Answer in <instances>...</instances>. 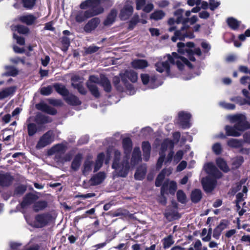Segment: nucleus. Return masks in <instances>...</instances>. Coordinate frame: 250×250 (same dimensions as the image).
Masks as SVG:
<instances>
[{"mask_svg": "<svg viewBox=\"0 0 250 250\" xmlns=\"http://www.w3.org/2000/svg\"><path fill=\"white\" fill-rule=\"evenodd\" d=\"M216 164L218 167L223 172L227 173L229 171V168L227 162L222 158L219 157L216 160Z\"/></svg>", "mask_w": 250, "mask_h": 250, "instance_id": "nucleus-33", "label": "nucleus"}, {"mask_svg": "<svg viewBox=\"0 0 250 250\" xmlns=\"http://www.w3.org/2000/svg\"><path fill=\"white\" fill-rule=\"evenodd\" d=\"M83 159V155L81 153H78L73 159L71 168L74 171H77L81 166V162Z\"/></svg>", "mask_w": 250, "mask_h": 250, "instance_id": "nucleus-29", "label": "nucleus"}, {"mask_svg": "<svg viewBox=\"0 0 250 250\" xmlns=\"http://www.w3.org/2000/svg\"><path fill=\"white\" fill-rule=\"evenodd\" d=\"M227 22L229 26L233 30L237 29L240 25V21L233 18H228L227 20Z\"/></svg>", "mask_w": 250, "mask_h": 250, "instance_id": "nucleus-46", "label": "nucleus"}, {"mask_svg": "<svg viewBox=\"0 0 250 250\" xmlns=\"http://www.w3.org/2000/svg\"><path fill=\"white\" fill-rule=\"evenodd\" d=\"M141 80L144 85L148 84V87L150 88H155L158 86V85L153 84L154 80L153 79H150L149 76L147 74H142L141 75Z\"/></svg>", "mask_w": 250, "mask_h": 250, "instance_id": "nucleus-25", "label": "nucleus"}, {"mask_svg": "<svg viewBox=\"0 0 250 250\" xmlns=\"http://www.w3.org/2000/svg\"><path fill=\"white\" fill-rule=\"evenodd\" d=\"M121 153L118 149H115L114 152L113 161L112 164V168L116 170H119L121 166L120 163L121 160Z\"/></svg>", "mask_w": 250, "mask_h": 250, "instance_id": "nucleus-24", "label": "nucleus"}, {"mask_svg": "<svg viewBox=\"0 0 250 250\" xmlns=\"http://www.w3.org/2000/svg\"><path fill=\"white\" fill-rule=\"evenodd\" d=\"M65 100L68 104L73 105H78L81 103L79 99L73 95H68L65 97Z\"/></svg>", "mask_w": 250, "mask_h": 250, "instance_id": "nucleus-39", "label": "nucleus"}, {"mask_svg": "<svg viewBox=\"0 0 250 250\" xmlns=\"http://www.w3.org/2000/svg\"><path fill=\"white\" fill-rule=\"evenodd\" d=\"M202 193L200 189L196 188L193 190L190 194V199L193 203H198L202 198Z\"/></svg>", "mask_w": 250, "mask_h": 250, "instance_id": "nucleus-27", "label": "nucleus"}, {"mask_svg": "<svg viewBox=\"0 0 250 250\" xmlns=\"http://www.w3.org/2000/svg\"><path fill=\"white\" fill-rule=\"evenodd\" d=\"M184 155V152L182 150H179L177 151L174 156V161L176 163H178L180 161H181Z\"/></svg>", "mask_w": 250, "mask_h": 250, "instance_id": "nucleus-56", "label": "nucleus"}, {"mask_svg": "<svg viewBox=\"0 0 250 250\" xmlns=\"http://www.w3.org/2000/svg\"><path fill=\"white\" fill-rule=\"evenodd\" d=\"M146 175V171L137 169L134 174V178L138 180H142Z\"/></svg>", "mask_w": 250, "mask_h": 250, "instance_id": "nucleus-50", "label": "nucleus"}, {"mask_svg": "<svg viewBox=\"0 0 250 250\" xmlns=\"http://www.w3.org/2000/svg\"><path fill=\"white\" fill-rule=\"evenodd\" d=\"M38 198V196L31 192L27 193L23 197L22 201L20 204L21 208H25L27 206L35 203V202L37 200Z\"/></svg>", "mask_w": 250, "mask_h": 250, "instance_id": "nucleus-15", "label": "nucleus"}, {"mask_svg": "<svg viewBox=\"0 0 250 250\" xmlns=\"http://www.w3.org/2000/svg\"><path fill=\"white\" fill-rule=\"evenodd\" d=\"M100 83L99 78L95 76H90L89 80L87 82V86L91 92V94L95 97L100 96L99 89L96 85L97 83Z\"/></svg>", "mask_w": 250, "mask_h": 250, "instance_id": "nucleus-9", "label": "nucleus"}, {"mask_svg": "<svg viewBox=\"0 0 250 250\" xmlns=\"http://www.w3.org/2000/svg\"><path fill=\"white\" fill-rule=\"evenodd\" d=\"M183 10L179 9L175 11L174 12V18H170L168 21V24L171 26L168 29L170 32L173 31L175 30L176 27L174 25L175 24H179L182 22V27L180 30H176L174 33V36L171 38V40L173 42H176L178 40H182L185 38H193L194 36L192 32L190 30L188 23L189 22L190 25L195 23L198 20L196 16H193L190 18H187L184 19L182 17L183 14Z\"/></svg>", "mask_w": 250, "mask_h": 250, "instance_id": "nucleus-2", "label": "nucleus"}, {"mask_svg": "<svg viewBox=\"0 0 250 250\" xmlns=\"http://www.w3.org/2000/svg\"><path fill=\"white\" fill-rule=\"evenodd\" d=\"M100 22V21L99 18H94L85 24L83 30L86 33H90L97 27Z\"/></svg>", "mask_w": 250, "mask_h": 250, "instance_id": "nucleus-16", "label": "nucleus"}, {"mask_svg": "<svg viewBox=\"0 0 250 250\" xmlns=\"http://www.w3.org/2000/svg\"><path fill=\"white\" fill-rule=\"evenodd\" d=\"M226 119L230 123L238 125H246L247 123L246 116L242 113L229 115L226 116Z\"/></svg>", "mask_w": 250, "mask_h": 250, "instance_id": "nucleus-10", "label": "nucleus"}, {"mask_svg": "<svg viewBox=\"0 0 250 250\" xmlns=\"http://www.w3.org/2000/svg\"><path fill=\"white\" fill-rule=\"evenodd\" d=\"M142 161V155L140 147L136 146L134 148L131 158L130 163L132 166H135Z\"/></svg>", "mask_w": 250, "mask_h": 250, "instance_id": "nucleus-17", "label": "nucleus"}, {"mask_svg": "<svg viewBox=\"0 0 250 250\" xmlns=\"http://www.w3.org/2000/svg\"><path fill=\"white\" fill-rule=\"evenodd\" d=\"M222 231L220 229V226H217L213 230V237L216 239H218Z\"/></svg>", "mask_w": 250, "mask_h": 250, "instance_id": "nucleus-63", "label": "nucleus"}, {"mask_svg": "<svg viewBox=\"0 0 250 250\" xmlns=\"http://www.w3.org/2000/svg\"><path fill=\"white\" fill-rule=\"evenodd\" d=\"M14 30L21 34H26L29 32V28L24 25H18L14 27Z\"/></svg>", "mask_w": 250, "mask_h": 250, "instance_id": "nucleus-49", "label": "nucleus"}, {"mask_svg": "<svg viewBox=\"0 0 250 250\" xmlns=\"http://www.w3.org/2000/svg\"><path fill=\"white\" fill-rule=\"evenodd\" d=\"M244 162V158L242 156H237L235 157L232 162V168L237 169L239 168Z\"/></svg>", "mask_w": 250, "mask_h": 250, "instance_id": "nucleus-37", "label": "nucleus"}, {"mask_svg": "<svg viewBox=\"0 0 250 250\" xmlns=\"http://www.w3.org/2000/svg\"><path fill=\"white\" fill-rule=\"evenodd\" d=\"M48 205L47 201L45 200H40L35 203L33 206V209L36 212H38L44 209Z\"/></svg>", "mask_w": 250, "mask_h": 250, "instance_id": "nucleus-31", "label": "nucleus"}, {"mask_svg": "<svg viewBox=\"0 0 250 250\" xmlns=\"http://www.w3.org/2000/svg\"><path fill=\"white\" fill-rule=\"evenodd\" d=\"M122 145L124 151H131L133 144L131 139L129 137H125L122 140Z\"/></svg>", "mask_w": 250, "mask_h": 250, "instance_id": "nucleus-36", "label": "nucleus"}, {"mask_svg": "<svg viewBox=\"0 0 250 250\" xmlns=\"http://www.w3.org/2000/svg\"><path fill=\"white\" fill-rule=\"evenodd\" d=\"M52 149H55L56 152L64 153L65 151V146L62 144H59L54 146Z\"/></svg>", "mask_w": 250, "mask_h": 250, "instance_id": "nucleus-55", "label": "nucleus"}, {"mask_svg": "<svg viewBox=\"0 0 250 250\" xmlns=\"http://www.w3.org/2000/svg\"><path fill=\"white\" fill-rule=\"evenodd\" d=\"M177 199L179 202L182 204H185L186 203L187 196L182 190L179 189L177 191Z\"/></svg>", "mask_w": 250, "mask_h": 250, "instance_id": "nucleus-47", "label": "nucleus"}, {"mask_svg": "<svg viewBox=\"0 0 250 250\" xmlns=\"http://www.w3.org/2000/svg\"><path fill=\"white\" fill-rule=\"evenodd\" d=\"M38 119L39 120L42 124L49 123L51 120L49 116L43 115L38 116Z\"/></svg>", "mask_w": 250, "mask_h": 250, "instance_id": "nucleus-59", "label": "nucleus"}, {"mask_svg": "<svg viewBox=\"0 0 250 250\" xmlns=\"http://www.w3.org/2000/svg\"><path fill=\"white\" fill-rule=\"evenodd\" d=\"M101 85L104 87L106 92H110L111 89V85L109 81L105 77H104L100 81Z\"/></svg>", "mask_w": 250, "mask_h": 250, "instance_id": "nucleus-44", "label": "nucleus"}, {"mask_svg": "<svg viewBox=\"0 0 250 250\" xmlns=\"http://www.w3.org/2000/svg\"><path fill=\"white\" fill-rule=\"evenodd\" d=\"M136 9H143L146 13H149L154 8L152 0H136Z\"/></svg>", "mask_w": 250, "mask_h": 250, "instance_id": "nucleus-12", "label": "nucleus"}, {"mask_svg": "<svg viewBox=\"0 0 250 250\" xmlns=\"http://www.w3.org/2000/svg\"><path fill=\"white\" fill-rule=\"evenodd\" d=\"M36 0H21L23 6L26 9H31L35 5Z\"/></svg>", "mask_w": 250, "mask_h": 250, "instance_id": "nucleus-48", "label": "nucleus"}, {"mask_svg": "<svg viewBox=\"0 0 250 250\" xmlns=\"http://www.w3.org/2000/svg\"><path fill=\"white\" fill-rule=\"evenodd\" d=\"M52 91V88L51 86H48L47 87H43L41 89V93L42 95H50Z\"/></svg>", "mask_w": 250, "mask_h": 250, "instance_id": "nucleus-58", "label": "nucleus"}, {"mask_svg": "<svg viewBox=\"0 0 250 250\" xmlns=\"http://www.w3.org/2000/svg\"><path fill=\"white\" fill-rule=\"evenodd\" d=\"M54 86L56 91L60 94L63 96L68 94V91L64 85L61 84H56Z\"/></svg>", "mask_w": 250, "mask_h": 250, "instance_id": "nucleus-45", "label": "nucleus"}, {"mask_svg": "<svg viewBox=\"0 0 250 250\" xmlns=\"http://www.w3.org/2000/svg\"><path fill=\"white\" fill-rule=\"evenodd\" d=\"M28 127V134L29 136H33L38 131V128L37 126H27Z\"/></svg>", "mask_w": 250, "mask_h": 250, "instance_id": "nucleus-62", "label": "nucleus"}, {"mask_svg": "<svg viewBox=\"0 0 250 250\" xmlns=\"http://www.w3.org/2000/svg\"><path fill=\"white\" fill-rule=\"evenodd\" d=\"M165 16V13L162 10H156L152 13L150 19L155 21H158L162 19Z\"/></svg>", "mask_w": 250, "mask_h": 250, "instance_id": "nucleus-41", "label": "nucleus"}, {"mask_svg": "<svg viewBox=\"0 0 250 250\" xmlns=\"http://www.w3.org/2000/svg\"><path fill=\"white\" fill-rule=\"evenodd\" d=\"M6 72L2 74V76H14L18 74L17 70L14 67L11 66H5Z\"/></svg>", "mask_w": 250, "mask_h": 250, "instance_id": "nucleus-43", "label": "nucleus"}, {"mask_svg": "<svg viewBox=\"0 0 250 250\" xmlns=\"http://www.w3.org/2000/svg\"><path fill=\"white\" fill-rule=\"evenodd\" d=\"M148 62L146 60L137 59L131 62L132 66L136 69H143L148 66Z\"/></svg>", "mask_w": 250, "mask_h": 250, "instance_id": "nucleus-30", "label": "nucleus"}, {"mask_svg": "<svg viewBox=\"0 0 250 250\" xmlns=\"http://www.w3.org/2000/svg\"><path fill=\"white\" fill-rule=\"evenodd\" d=\"M174 243V241L171 235H169L163 239V245L164 249L169 248Z\"/></svg>", "mask_w": 250, "mask_h": 250, "instance_id": "nucleus-42", "label": "nucleus"}, {"mask_svg": "<svg viewBox=\"0 0 250 250\" xmlns=\"http://www.w3.org/2000/svg\"><path fill=\"white\" fill-rule=\"evenodd\" d=\"M220 105L224 108L229 110H233L235 107V106L234 104L227 103L226 102H220Z\"/></svg>", "mask_w": 250, "mask_h": 250, "instance_id": "nucleus-61", "label": "nucleus"}, {"mask_svg": "<svg viewBox=\"0 0 250 250\" xmlns=\"http://www.w3.org/2000/svg\"><path fill=\"white\" fill-rule=\"evenodd\" d=\"M36 107L38 109L51 115H55L57 113V111L55 108L44 103L37 104Z\"/></svg>", "mask_w": 250, "mask_h": 250, "instance_id": "nucleus-26", "label": "nucleus"}, {"mask_svg": "<svg viewBox=\"0 0 250 250\" xmlns=\"http://www.w3.org/2000/svg\"><path fill=\"white\" fill-rule=\"evenodd\" d=\"M39 17V15L36 16L31 14H27L19 16L18 19L23 23L27 25H31L36 23L37 19Z\"/></svg>", "mask_w": 250, "mask_h": 250, "instance_id": "nucleus-14", "label": "nucleus"}, {"mask_svg": "<svg viewBox=\"0 0 250 250\" xmlns=\"http://www.w3.org/2000/svg\"><path fill=\"white\" fill-rule=\"evenodd\" d=\"M228 146L232 148H240L243 146L242 141L236 139H230L227 143Z\"/></svg>", "mask_w": 250, "mask_h": 250, "instance_id": "nucleus-35", "label": "nucleus"}, {"mask_svg": "<svg viewBox=\"0 0 250 250\" xmlns=\"http://www.w3.org/2000/svg\"><path fill=\"white\" fill-rule=\"evenodd\" d=\"M13 180V176L9 173H0V186L9 187L11 185Z\"/></svg>", "mask_w": 250, "mask_h": 250, "instance_id": "nucleus-20", "label": "nucleus"}, {"mask_svg": "<svg viewBox=\"0 0 250 250\" xmlns=\"http://www.w3.org/2000/svg\"><path fill=\"white\" fill-rule=\"evenodd\" d=\"M117 14V11L115 9H112L104 21V24L107 26L112 24L115 21Z\"/></svg>", "mask_w": 250, "mask_h": 250, "instance_id": "nucleus-34", "label": "nucleus"}, {"mask_svg": "<svg viewBox=\"0 0 250 250\" xmlns=\"http://www.w3.org/2000/svg\"><path fill=\"white\" fill-rule=\"evenodd\" d=\"M131 151H124L125 156L122 162L121 163V167L117 172V176L120 177H126L128 175L130 165L129 160Z\"/></svg>", "mask_w": 250, "mask_h": 250, "instance_id": "nucleus-7", "label": "nucleus"}, {"mask_svg": "<svg viewBox=\"0 0 250 250\" xmlns=\"http://www.w3.org/2000/svg\"><path fill=\"white\" fill-rule=\"evenodd\" d=\"M27 186L21 184L16 187L14 190V195L20 196L23 195L27 190Z\"/></svg>", "mask_w": 250, "mask_h": 250, "instance_id": "nucleus-40", "label": "nucleus"}, {"mask_svg": "<svg viewBox=\"0 0 250 250\" xmlns=\"http://www.w3.org/2000/svg\"><path fill=\"white\" fill-rule=\"evenodd\" d=\"M191 114L188 112L181 111L178 113L179 120L182 125H189L191 124Z\"/></svg>", "mask_w": 250, "mask_h": 250, "instance_id": "nucleus-23", "label": "nucleus"}, {"mask_svg": "<svg viewBox=\"0 0 250 250\" xmlns=\"http://www.w3.org/2000/svg\"><path fill=\"white\" fill-rule=\"evenodd\" d=\"M52 135L53 132L50 130L44 133L38 142L36 146V148L41 149L50 144L53 141L52 138Z\"/></svg>", "mask_w": 250, "mask_h": 250, "instance_id": "nucleus-11", "label": "nucleus"}, {"mask_svg": "<svg viewBox=\"0 0 250 250\" xmlns=\"http://www.w3.org/2000/svg\"><path fill=\"white\" fill-rule=\"evenodd\" d=\"M94 162L92 160L89 158L86 159L84 162L82 169L83 174L86 175L91 171Z\"/></svg>", "mask_w": 250, "mask_h": 250, "instance_id": "nucleus-32", "label": "nucleus"}, {"mask_svg": "<svg viewBox=\"0 0 250 250\" xmlns=\"http://www.w3.org/2000/svg\"><path fill=\"white\" fill-rule=\"evenodd\" d=\"M206 172L211 176H206L202 178L201 184L204 191L207 193H211L217 185L216 179H220L222 177V172L212 163H208L205 166Z\"/></svg>", "mask_w": 250, "mask_h": 250, "instance_id": "nucleus-4", "label": "nucleus"}, {"mask_svg": "<svg viewBox=\"0 0 250 250\" xmlns=\"http://www.w3.org/2000/svg\"><path fill=\"white\" fill-rule=\"evenodd\" d=\"M105 177V173L103 171H100L95 174L90 180L91 185L97 186L101 184L104 181Z\"/></svg>", "mask_w": 250, "mask_h": 250, "instance_id": "nucleus-22", "label": "nucleus"}, {"mask_svg": "<svg viewBox=\"0 0 250 250\" xmlns=\"http://www.w3.org/2000/svg\"><path fill=\"white\" fill-rule=\"evenodd\" d=\"M52 220V216L49 213L37 214L33 222V226L36 228H42L46 226Z\"/></svg>", "mask_w": 250, "mask_h": 250, "instance_id": "nucleus-8", "label": "nucleus"}, {"mask_svg": "<svg viewBox=\"0 0 250 250\" xmlns=\"http://www.w3.org/2000/svg\"><path fill=\"white\" fill-rule=\"evenodd\" d=\"M83 80L78 76H74L72 78V85L78 90L80 93L84 94L86 90L82 84Z\"/></svg>", "mask_w": 250, "mask_h": 250, "instance_id": "nucleus-21", "label": "nucleus"}, {"mask_svg": "<svg viewBox=\"0 0 250 250\" xmlns=\"http://www.w3.org/2000/svg\"><path fill=\"white\" fill-rule=\"evenodd\" d=\"M122 81L125 85L128 90L129 94L132 95L135 93V90L131 85L127 83L128 80L132 83L137 82L138 80L137 74L132 70H126L124 73L120 74Z\"/></svg>", "mask_w": 250, "mask_h": 250, "instance_id": "nucleus-6", "label": "nucleus"}, {"mask_svg": "<svg viewBox=\"0 0 250 250\" xmlns=\"http://www.w3.org/2000/svg\"><path fill=\"white\" fill-rule=\"evenodd\" d=\"M166 171L167 169L164 168L158 175L155 182V185L156 187H159L162 186V183L166 174Z\"/></svg>", "mask_w": 250, "mask_h": 250, "instance_id": "nucleus-38", "label": "nucleus"}, {"mask_svg": "<svg viewBox=\"0 0 250 250\" xmlns=\"http://www.w3.org/2000/svg\"><path fill=\"white\" fill-rule=\"evenodd\" d=\"M220 2L215 0H210L209 1V8L211 10H214L216 9L219 5Z\"/></svg>", "mask_w": 250, "mask_h": 250, "instance_id": "nucleus-64", "label": "nucleus"}, {"mask_svg": "<svg viewBox=\"0 0 250 250\" xmlns=\"http://www.w3.org/2000/svg\"><path fill=\"white\" fill-rule=\"evenodd\" d=\"M133 11L132 3L127 2L121 9L119 16L121 20H126L132 15Z\"/></svg>", "mask_w": 250, "mask_h": 250, "instance_id": "nucleus-13", "label": "nucleus"}, {"mask_svg": "<svg viewBox=\"0 0 250 250\" xmlns=\"http://www.w3.org/2000/svg\"><path fill=\"white\" fill-rule=\"evenodd\" d=\"M194 47V43L188 42L187 43L179 42L177 43L178 53L173 52L172 55H167L163 59L157 62L155 64L156 69L157 71L162 73L166 72L167 74L169 73V63L176 64L178 69L182 71L185 66L191 67V64L189 62L185 56L187 57L191 61H195L194 55L199 56L201 55L200 48H196L193 51L191 48Z\"/></svg>", "mask_w": 250, "mask_h": 250, "instance_id": "nucleus-1", "label": "nucleus"}, {"mask_svg": "<svg viewBox=\"0 0 250 250\" xmlns=\"http://www.w3.org/2000/svg\"><path fill=\"white\" fill-rule=\"evenodd\" d=\"M231 101L236 102L240 105H244L245 104H248L250 105V101H246V100L243 99L240 97H236L231 99Z\"/></svg>", "mask_w": 250, "mask_h": 250, "instance_id": "nucleus-52", "label": "nucleus"}, {"mask_svg": "<svg viewBox=\"0 0 250 250\" xmlns=\"http://www.w3.org/2000/svg\"><path fill=\"white\" fill-rule=\"evenodd\" d=\"M16 87L10 86L0 91V100L12 96L16 91Z\"/></svg>", "mask_w": 250, "mask_h": 250, "instance_id": "nucleus-28", "label": "nucleus"}, {"mask_svg": "<svg viewBox=\"0 0 250 250\" xmlns=\"http://www.w3.org/2000/svg\"><path fill=\"white\" fill-rule=\"evenodd\" d=\"M142 149L143 152V159L145 162L149 161L151 153V145L150 143L146 141H143L142 143Z\"/></svg>", "mask_w": 250, "mask_h": 250, "instance_id": "nucleus-19", "label": "nucleus"}, {"mask_svg": "<svg viewBox=\"0 0 250 250\" xmlns=\"http://www.w3.org/2000/svg\"><path fill=\"white\" fill-rule=\"evenodd\" d=\"M174 146V143L173 140L168 138L164 139L161 144L159 154L166 155V151L167 148L169 147L170 150L173 149Z\"/></svg>", "mask_w": 250, "mask_h": 250, "instance_id": "nucleus-18", "label": "nucleus"}, {"mask_svg": "<svg viewBox=\"0 0 250 250\" xmlns=\"http://www.w3.org/2000/svg\"><path fill=\"white\" fill-rule=\"evenodd\" d=\"M160 157H159L157 164L156 167L157 169H160L162 167L163 163L166 157V155L159 154Z\"/></svg>", "mask_w": 250, "mask_h": 250, "instance_id": "nucleus-60", "label": "nucleus"}, {"mask_svg": "<svg viewBox=\"0 0 250 250\" xmlns=\"http://www.w3.org/2000/svg\"><path fill=\"white\" fill-rule=\"evenodd\" d=\"M165 216L167 218L169 217H171L173 219H178L181 217L180 214L177 211H175L166 212L165 213Z\"/></svg>", "mask_w": 250, "mask_h": 250, "instance_id": "nucleus-54", "label": "nucleus"}, {"mask_svg": "<svg viewBox=\"0 0 250 250\" xmlns=\"http://www.w3.org/2000/svg\"><path fill=\"white\" fill-rule=\"evenodd\" d=\"M138 22H139V16L138 15H134L129 22V28L130 29H133Z\"/></svg>", "mask_w": 250, "mask_h": 250, "instance_id": "nucleus-53", "label": "nucleus"}, {"mask_svg": "<svg viewBox=\"0 0 250 250\" xmlns=\"http://www.w3.org/2000/svg\"><path fill=\"white\" fill-rule=\"evenodd\" d=\"M177 188V184L174 181H171L169 183V192L171 194H174Z\"/></svg>", "mask_w": 250, "mask_h": 250, "instance_id": "nucleus-57", "label": "nucleus"}, {"mask_svg": "<svg viewBox=\"0 0 250 250\" xmlns=\"http://www.w3.org/2000/svg\"><path fill=\"white\" fill-rule=\"evenodd\" d=\"M213 152L217 155H220L222 152V147L219 143L213 144L212 147Z\"/></svg>", "mask_w": 250, "mask_h": 250, "instance_id": "nucleus-51", "label": "nucleus"}, {"mask_svg": "<svg viewBox=\"0 0 250 250\" xmlns=\"http://www.w3.org/2000/svg\"><path fill=\"white\" fill-rule=\"evenodd\" d=\"M104 3L103 0H86L81 4L80 7L82 9H88L74 12L72 17L76 22L82 23L88 18L102 13L104 11Z\"/></svg>", "mask_w": 250, "mask_h": 250, "instance_id": "nucleus-3", "label": "nucleus"}, {"mask_svg": "<svg viewBox=\"0 0 250 250\" xmlns=\"http://www.w3.org/2000/svg\"><path fill=\"white\" fill-rule=\"evenodd\" d=\"M249 128H250V126H225L226 135L223 132H220L217 137L221 139H225L227 136L238 137L244 131Z\"/></svg>", "mask_w": 250, "mask_h": 250, "instance_id": "nucleus-5", "label": "nucleus"}]
</instances>
